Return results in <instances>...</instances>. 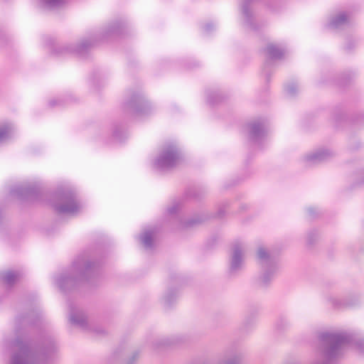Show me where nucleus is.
<instances>
[{"instance_id": "f257e3e1", "label": "nucleus", "mask_w": 364, "mask_h": 364, "mask_svg": "<svg viewBox=\"0 0 364 364\" xmlns=\"http://www.w3.org/2000/svg\"><path fill=\"white\" fill-rule=\"evenodd\" d=\"M95 270V265L90 257L81 255L76 258L69 270L56 276L55 282L60 289L66 290L88 280Z\"/></svg>"}, {"instance_id": "4be33fe9", "label": "nucleus", "mask_w": 364, "mask_h": 364, "mask_svg": "<svg viewBox=\"0 0 364 364\" xmlns=\"http://www.w3.org/2000/svg\"><path fill=\"white\" fill-rule=\"evenodd\" d=\"M290 322L286 318H281L278 321L277 326L280 330H284L290 326Z\"/></svg>"}, {"instance_id": "c756f323", "label": "nucleus", "mask_w": 364, "mask_h": 364, "mask_svg": "<svg viewBox=\"0 0 364 364\" xmlns=\"http://www.w3.org/2000/svg\"><path fill=\"white\" fill-rule=\"evenodd\" d=\"M50 105H51L52 106H54V105H57V104H58V103H57L55 101H54V100L50 101Z\"/></svg>"}, {"instance_id": "b1692460", "label": "nucleus", "mask_w": 364, "mask_h": 364, "mask_svg": "<svg viewBox=\"0 0 364 364\" xmlns=\"http://www.w3.org/2000/svg\"><path fill=\"white\" fill-rule=\"evenodd\" d=\"M176 297V294L172 292H167L164 296V301L166 305H169Z\"/></svg>"}, {"instance_id": "6ab92c4d", "label": "nucleus", "mask_w": 364, "mask_h": 364, "mask_svg": "<svg viewBox=\"0 0 364 364\" xmlns=\"http://www.w3.org/2000/svg\"><path fill=\"white\" fill-rule=\"evenodd\" d=\"M242 363V356L239 354H232L225 357L217 364H240Z\"/></svg>"}, {"instance_id": "9d476101", "label": "nucleus", "mask_w": 364, "mask_h": 364, "mask_svg": "<svg viewBox=\"0 0 364 364\" xmlns=\"http://www.w3.org/2000/svg\"><path fill=\"white\" fill-rule=\"evenodd\" d=\"M257 259L260 267H267L277 263L275 256L264 246H259L257 248Z\"/></svg>"}, {"instance_id": "393cba45", "label": "nucleus", "mask_w": 364, "mask_h": 364, "mask_svg": "<svg viewBox=\"0 0 364 364\" xmlns=\"http://www.w3.org/2000/svg\"><path fill=\"white\" fill-rule=\"evenodd\" d=\"M215 26L213 23H208L204 26L203 29L205 33H210L211 31L213 30Z\"/></svg>"}, {"instance_id": "2eb2a0df", "label": "nucleus", "mask_w": 364, "mask_h": 364, "mask_svg": "<svg viewBox=\"0 0 364 364\" xmlns=\"http://www.w3.org/2000/svg\"><path fill=\"white\" fill-rule=\"evenodd\" d=\"M14 130V127L11 123L6 122L0 124V144L6 141L11 138Z\"/></svg>"}, {"instance_id": "f3484780", "label": "nucleus", "mask_w": 364, "mask_h": 364, "mask_svg": "<svg viewBox=\"0 0 364 364\" xmlns=\"http://www.w3.org/2000/svg\"><path fill=\"white\" fill-rule=\"evenodd\" d=\"M91 45L92 43L90 40H83L78 46L75 47H68L67 48V50L70 52H73L82 55L87 50L88 48L91 46Z\"/></svg>"}, {"instance_id": "a878e982", "label": "nucleus", "mask_w": 364, "mask_h": 364, "mask_svg": "<svg viewBox=\"0 0 364 364\" xmlns=\"http://www.w3.org/2000/svg\"><path fill=\"white\" fill-rule=\"evenodd\" d=\"M178 209V205L174 204L171 207L168 208V212L169 214H173L177 211Z\"/></svg>"}, {"instance_id": "7c9ffc66", "label": "nucleus", "mask_w": 364, "mask_h": 364, "mask_svg": "<svg viewBox=\"0 0 364 364\" xmlns=\"http://www.w3.org/2000/svg\"><path fill=\"white\" fill-rule=\"evenodd\" d=\"M358 348H360V350L364 351V348H363L361 344H360V343L358 344Z\"/></svg>"}, {"instance_id": "f03ea898", "label": "nucleus", "mask_w": 364, "mask_h": 364, "mask_svg": "<svg viewBox=\"0 0 364 364\" xmlns=\"http://www.w3.org/2000/svg\"><path fill=\"white\" fill-rule=\"evenodd\" d=\"M15 351L11 364H41L46 355L55 350L54 344L50 346L36 349L27 341L18 338L11 346Z\"/></svg>"}, {"instance_id": "2f4dec72", "label": "nucleus", "mask_w": 364, "mask_h": 364, "mask_svg": "<svg viewBox=\"0 0 364 364\" xmlns=\"http://www.w3.org/2000/svg\"><path fill=\"white\" fill-rule=\"evenodd\" d=\"M136 357H137V353H134V355L133 356V360L136 359Z\"/></svg>"}, {"instance_id": "aec40b11", "label": "nucleus", "mask_w": 364, "mask_h": 364, "mask_svg": "<svg viewBox=\"0 0 364 364\" xmlns=\"http://www.w3.org/2000/svg\"><path fill=\"white\" fill-rule=\"evenodd\" d=\"M20 277V274L18 272L9 271L4 273L3 276V279L5 283L9 285H11L14 284L16 281Z\"/></svg>"}, {"instance_id": "bb28decb", "label": "nucleus", "mask_w": 364, "mask_h": 364, "mask_svg": "<svg viewBox=\"0 0 364 364\" xmlns=\"http://www.w3.org/2000/svg\"><path fill=\"white\" fill-rule=\"evenodd\" d=\"M313 237H316V232H311L307 235V240L309 243H311L313 242Z\"/></svg>"}, {"instance_id": "473e14b6", "label": "nucleus", "mask_w": 364, "mask_h": 364, "mask_svg": "<svg viewBox=\"0 0 364 364\" xmlns=\"http://www.w3.org/2000/svg\"><path fill=\"white\" fill-rule=\"evenodd\" d=\"M132 363H133V361H129V362L128 363V364H132Z\"/></svg>"}, {"instance_id": "7ed1b4c3", "label": "nucleus", "mask_w": 364, "mask_h": 364, "mask_svg": "<svg viewBox=\"0 0 364 364\" xmlns=\"http://www.w3.org/2000/svg\"><path fill=\"white\" fill-rule=\"evenodd\" d=\"M181 161V151L175 143H166L161 148L154 161L156 169L164 171L176 166Z\"/></svg>"}, {"instance_id": "6e6552de", "label": "nucleus", "mask_w": 364, "mask_h": 364, "mask_svg": "<svg viewBox=\"0 0 364 364\" xmlns=\"http://www.w3.org/2000/svg\"><path fill=\"white\" fill-rule=\"evenodd\" d=\"M277 269V263L267 267H260V274L258 278L259 285L267 287L274 278Z\"/></svg>"}, {"instance_id": "412c9836", "label": "nucleus", "mask_w": 364, "mask_h": 364, "mask_svg": "<svg viewBox=\"0 0 364 364\" xmlns=\"http://www.w3.org/2000/svg\"><path fill=\"white\" fill-rule=\"evenodd\" d=\"M298 90V86L294 82L289 84L286 86V92L288 95L292 96L296 93Z\"/></svg>"}, {"instance_id": "f8f14e48", "label": "nucleus", "mask_w": 364, "mask_h": 364, "mask_svg": "<svg viewBox=\"0 0 364 364\" xmlns=\"http://www.w3.org/2000/svg\"><path fill=\"white\" fill-rule=\"evenodd\" d=\"M266 133L267 127L263 121L254 122L250 126V138L255 143L262 139Z\"/></svg>"}, {"instance_id": "20e7f679", "label": "nucleus", "mask_w": 364, "mask_h": 364, "mask_svg": "<svg viewBox=\"0 0 364 364\" xmlns=\"http://www.w3.org/2000/svg\"><path fill=\"white\" fill-rule=\"evenodd\" d=\"M53 206L58 213L69 215L77 214L82 209L75 193L70 190L61 193Z\"/></svg>"}, {"instance_id": "0eeeda50", "label": "nucleus", "mask_w": 364, "mask_h": 364, "mask_svg": "<svg viewBox=\"0 0 364 364\" xmlns=\"http://www.w3.org/2000/svg\"><path fill=\"white\" fill-rule=\"evenodd\" d=\"M129 106L134 114L138 117L146 116L153 110L151 103L142 95L133 97L129 102Z\"/></svg>"}, {"instance_id": "39448f33", "label": "nucleus", "mask_w": 364, "mask_h": 364, "mask_svg": "<svg viewBox=\"0 0 364 364\" xmlns=\"http://www.w3.org/2000/svg\"><path fill=\"white\" fill-rule=\"evenodd\" d=\"M245 245L240 242L232 245L229 260V272L236 274L242 271L245 267Z\"/></svg>"}, {"instance_id": "4468645a", "label": "nucleus", "mask_w": 364, "mask_h": 364, "mask_svg": "<svg viewBox=\"0 0 364 364\" xmlns=\"http://www.w3.org/2000/svg\"><path fill=\"white\" fill-rule=\"evenodd\" d=\"M350 22V16L346 12H341L331 17L328 27L332 29L342 28Z\"/></svg>"}, {"instance_id": "a211bd4d", "label": "nucleus", "mask_w": 364, "mask_h": 364, "mask_svg": "<svg viewBox=\"0 0 364 364\" xmlns=\"http://www.w3.org/2000/svg\"><path fill=\"white\" fill-rule=\"evenodd\" d=\"M242 14L244 24L251 28H255L253 24V18L249 7L247 5H243L242 8Z\"/></svg>"}, {"instance_id": "c85d7f7f", "label": "nucleus", "mask_w": 364, "mask_h": 364, "mask_svg": "<svg viewBox=\"0 0 364 364\" xmlns=\"http://www.w3.org/2000/svg\"><path fill=\"white\" fill-rule=\"evenodd\" d=\"M308 212H309V215H313V208H309L308 209Z\"/></svg>"}, {"instance_id": "ddd939ff", "label": "nucleus", "mask_w": 364, "mask_h": 364, "mask_svg": "<svg viewBox=\"0 0 364 364\" xmlns=\"http://www.w3.org/2000/svg\"><path fill=\"white\" fill-rule=\"evenodd\" d=\"M156 235L157 229L156 228H148L143 231L139 236V240L146 250H152Z\"/></svg>"}, {"instance_id": "cd10ccee", "label": "nucleus", "mask_w": 364, "mask_h": 364, "mask_svg": "<svg viewBox=\"0 0 364 364\" xmlns=\"http://www.w3.org/2000/svg\"><path fill=\"white\" fill-rule=\"evenodd\" d=\"M332 304L336 306H340V304L337 302V300L336 299H332Z\"/></svg>"}, {"instance_id": "dca6fc26", "label": "nucleus", "mask_w": 364, "mask_h": 364, "mask_svg": "<svg viewBox=\"0 0 364 364\" xmlns=\"http://www.w3.org/2000/svg\"><path fill=\"white\" fill-rule=\"evenodd\" d=\"M40 6L54 9L63 6L67 0H36Z\"/></svg>"}, {"instance_id": "72a5a7b5", "label": "nucleus", "mask_w": 364, "mask_h": 364, "mask_svg": "<svg viewBox=\"0 0 364 364\" xmlns=\"http://www.w3.org/2000/svg\"><path fill=\"white\" fill-rule=\"evenodd\" d=\"M250 0H244V1L246 3V2H248Z\"/></svg>"}, {"instance_id": "9b49d317", "label": "nucleus", "mask_w": 364, "mask_h": 364, "mask_svg": "<svg viewBox=\"0 0 364 364\" xmlns=\"http://www.w3.org/2000/svg\"><path fill=\"white\" fill-rule=\"evenodd\" d=\"M70 322L76 326L82 328H87V321L85 314L78 308L70 306V314H69Z\"/></svg>"}, {"instance_id": "5701e85b", "label": "nucleus", "mask_w": 364, "mask_h": 364, "mask_svg": "<svg viewBox=\"0 0 364 364\" xmlns=\"http://www.w3.org/2000/svg\"><path fill=\"white\" fill-rule=\"evenodd\" d=\"M31 189L29 188L23 186L18 187L16 190L14 191V193H16L21 196L28 195Z\"/></svg>"}, {"instance_id": "423d86ee", "label": "nucleus", "mask_w": 364, "mask_h": 364, "mask_svg": "<svg viewBox=\"0 0 364 364\" xmlns=\"http://www.w3.org/2000/svg\"><path fill=\"white\" fill-rule=\"evenodd\" d=\"M334 155L333 152L327 148H321L306 154L303 161L308 166L317 164L330 159Z\"/></svg>"}, {"instance_id": "1a4fd4ad", "label": "nucleus", "mask_w": 364, "mask_h": 364, "mask_svg": "<svg viewBox=\"0 0 364 364\" xmlns=\"http://www.w3.org/2000/svg\"><path fill=\"white\" fill-rule=\"evenodd\" d=\"M285 53L284 48L274 43H269L265 49L266 62L265 68H267L272 61L281 59Z\"/></svg>"}]
</instances>
